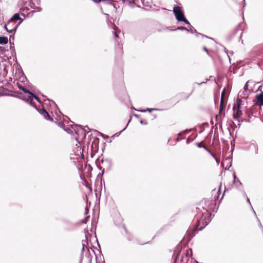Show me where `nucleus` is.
<instances>
[{
  "label": "nucleus",
  "instance_id": "nucleus-1",
  "mask_svg": "<svg viewBox=\"0 0 263 263\" xmlns=\"http://www.w3.org/2000/svg\"><path fill=\"white\" fill-rule=\"evenodd\" d=\"M211 214L207 210L202 212L200 217L197 220L195 228L188 229L186 233L187 243H188L199 231H202L211 221Z\"/></svg>",
  "mask_w": 263,
  "mask_h": 263
},
{
  "label": "nucleus",
  "instance_id": "nucleus-2",
  "mask_svg": "<svg viewBox=\"0 0 263 263\" xmlns=\"http://www.w3.org/2000/svg\"><path fill=\"white\" fill-rule=\"evenodd\" d=\"M173 11L175 18L178 22H183L185 24L187 25L191 28H193V26L185 17L183 11L181 10L180 7L174 5Z\"/></svg>",
  "mask_w": 263,
  "mask_h": 263
},
{
  "label": "nucleus",
  "instance_id": "nucleus-3",
  "mask_svg": "<svg viewBox=\"0 0 263 263\" xmlns=\"http://www.w3.org/2000/svg\"><path fill=\"white\" fill-rule=\"evenodd\" d=\"M227 101L228 100L227 99L223 100L222 99H220L218 114L215 117V119L217 122L216 124L219 125L220 127H222V119L225 117V113L223 112V111L225 110L227 104Z\"/></svg>",
  "mask_w": 263,
  "mask_h": 263
},
{
  "label": "nucleus",
  "instance_id": "nucleus-4",
  "mask_svg": "<svg viewBox=\"0 0 263 263\" xmlns=\"http://www.w3.org/2000/svg\"><path fill=\"white\" fill-rule=\"evenodd\" d=\"M242 25V23H240L228 35L227 40L229 41H231L234 38H237L238 41H240L243 33Z\"/></svg>",
  "mask_w": 263,
  "mask_h": 263
},
{
  "label": "nucleus",
  "instance_id": "nucleus-5",
  "mask_svg": "<svg viewBox=\"0 0 263 263\" xmlns=\"http://www.w3.org/2000/svg\"><path fill=\"white\" fill-rule=\"evenodd\" d=\"M70 127L74 130L78 137H79L80 136L83 135V138H85L86 136V132L82 125L73 124L70 126Z\"/></svg>",
  "mask_w": 263,
  "mask_h": 263
},
{
  "label": "nucleus",
  "instance_id": "nucleus-6",
  "mask_svg": "<svg viewBox=\"0 0 263 263\" xmlns=\"http://www.w3.org/2000/svg\"><path fill=\"white\" fill-rule=\"evenodd\" d=\"M254 51L257 60V64L260 65L263 61V45L255 49Z\"/></svg>",
  "mask_w": 263,
  "mask_h": 263
},
{
  "label": "nucleus",
  "instance_id": "nucleus-7",
  "mask_svg": "<svg viewBox=\"0 0 263 263\" xmlns=\"http://www.w3.org/2000/svg\"><path fill=\"white\" fill-rule=\"evenodd\" d=\"M182 246L180 242L175 248L173 255V263H177L180 253L182 250Z\"/></svg>",
  "mask_w": 263,
  "mask_h": 263
},
{
  "label": "nucleus",
  "instance_id": "nucleus-8",
  "mask_svg": "<svg viewBox=\"0 0 263 263\" xmlns=\"http://www.w3.org/2000/svg\"><path fill=\"white\" fill-rule=\"evenodd\" d=\"M233 111V118L238 120L242 115L241 108H236V105H234L232 108Z\"/></svg>",
  "mask_w": 263,
  "mask_h": 263
},
{
  "label": "nucleus",
  "instance_id": "nucleus-9",
  "mask_svg": "<svg viewBox=\"0 0 263 263\" xmlns=\"http://www.w3.org/2000/svg\"><path fill=\"white\" fill-rule=\"evenodd\" d=\"M21 99L23 100H24V101H25L26 102H27V103H28L31 106L34 107V108H36L37 105H36V103H35V102L33 101L34 98L33 97V96H28L27 98L23 97V98H21Z\"/></svg>",
  "mask_w": 263,
  "mask_h": 263
},
{
  "label": "nucleus",
  "instance_id": "nucleus-10",
  "mask_svg": "<svg viewBox=\"0 0 263 263\" xmlns=\"http://www.w3.org/2000/svg\"><path fill=\"white\" fill-rule=\"evenodd\" d=\"M17 65L19 67V68L18 69L19 72L21 73V75L20 77V81L22 82V83H25L26 82L27 83H30L28 81L27 77H26V76L25 75V74L24 73L23 71V70L20 66V65L19 64L17 63Z\"/></svg>",
  "mask_w": 263,
  "mask_h": 263
},
{
  "label": "nucleus",
  "instance_id": "nucleus-11",
  "mask_svg": "<svg viewBox=\"0 0 263 263\" xmlns=\"http://www.w3.org/2000/svg\"><path fill=\"white\" fill-rule=\"evenodd\" d=\"M88 235L91 236V234H90L89 233V232L87 230L85 231V236L86 239L82 240V247L84 248H86L87 250V252H89V248L87 247L88 244Z\"/></svg>",
  "mask_w": 263,
  "mask_h": 263
},
{
  "label": "nucleus",
  "instance_id": "nucleus-12",
  "mask_svg": "<svg viewBox=\"0 0 263 263\" xmlns=\"http://www.w3.org/2000/svg\"><path fill=\"white\" fill-rule=\"evenodd\" d=\"M256 100H254V105H257V103L259 102L261 104V106H263V92L261 91V92L256 96Z\"/></svg>",
  "mask_w": 263,
  "mask_h": 263
},
{
  "label": "nucleus",
  "instance_id": "nucleus-13",
  "mask_svg": "<svg viewBox=\"0 0 263 263\" xmlns=\"http://www.w3.org/2000/svg\"><path fill=\"white\" fill-rule=\"evenodd\" d=\"M195 144L198 147L202 148L205 149V151H206L208 153H209L213 158H215V155L205 146L202 145L201 142H196Z\"/></svg>",
  "mask_w": 263,
  "mask_h": 263
},
{
  "label": "nucleus",
  "instance_id": "nucleus-14",
  "mask_svg": "<svg viewBox=\"0 0 263 263\" xmlns=\"http://www.w3.org/2000/svg\"><path fill=\"white\" fill-rule=\"evenodd\" d=\"M233 183L236 186V184H237L240 187H242V183L240 181V180L237 177L236 175L235 172L233 174Z\"/></svg>",
  "mask_w": 263,
  "mask_h": 263
},
{
  "label": "nucleus",
  "instance_id": "nucleus-15",
  "mask_svg": "<svg viewBox=\"0 0 263 263\" xmlns=\"http://www.w3.org/2000/svg\"><path fill=\"white\" fill-rule=\"evenodd\" d=\"M98 2H100V3L102 2L104 6L108 5L113 7V8L116 9V10L117 9L116 6L112 4L111 0H99Z\"/></svg>",
  "mask_w": 263,
  "mask_h": 263
},
{
  "label": "nucleus",
  "instance_id": "nucleus-16",
  "mask_svg": "<svg viewBox=\"0 0 263 263\" xmlns=\"http://www.w3.org/2000/svg\"><path fill=\"white\" fill-rule=\"evenodd\" d=\"M20 19V14L16 13L14 14L8 20V24L11 25L14 21H17Z\"/></svg>",
  "mask_w": 263,
  "mask_h": 263
},
{
  "label": "nucleus",
  "instance_id": "nucleus-17",
  "mask_svg": "<svg viewBox=\"0 0 263 263\" xmlns=\"http://www.w3.org/2000/svg\"><path fill=\"white\" fill-rule=\"evenodd\" d=\"M43 116L46 120L50 121H53V118L50 117L49 114L45 109L44 107H43Z\"/></svg>",
  "mask_w": 263,
  "mask_h": 263
},
{
  "label": "nucleus",
  "instance_id": "nucleus-18",
  "mask_svg": "<svg viewBox=\"0 0 263 263\" xmlns=\"http://www.w3.org/2000/svg\"><path fill=\"white\" fill-rule=\"evenodd\" d=\"M245 113L247 115V118H242V121H245L248 122H250V119L252 118V114L251 111L249 110V109H246V110L245 111Z\"/></svg>",
  "mask_w": 263,
  "mask_h": 263
},
{
  "label": "nucleus",
  "instance_id": "nucleus-19",
  "mask_svg": "<svg viewBox=\"0 0 263 263\" xmlns=\"http://www.w3.org/2000/svg\"><path fill=\"white\" fill-rule=\"evenodd\" d=\"M17 87L21 90H22L24 93H27V94H28V95H31L32 94V92L31 90L27 89L26 88H25L24 86H22V85L17 83Z\"/></svg>",
  "mask_w": 263,
  "mask_h": 263
},
{
  "label": "nucleus",
  "instance_id": "nucleus-20",
  "mask_svg": "<svg viewBox=\"0 0 263 263\" xmlns=\"http://www.w3.org/2000/svg\"><path fill=\"white\" fill-rule=\"evenodd\" d=\"M101 162L103 164L104 163H107L108 165L106 168L107 171H109L111 167V161L108 159H105V160H104L103 159H102L101 160Z\"/></svg>",
  "mask_w": 263,
  "mask_h": 263
},
{
  "label": "nucleus",
  "instance_id": "nucleus-21",
  "mask_svg": "<svg viewBox=\"0 0 263 263\" xmlns=\"http://www.w3.org/2000/svg\"><path fill=\"white\" fill-rule=\"evenodd\" d=\"M11 27L10 25L8 24V22L6 24H5L4 26V29L6 30V31L10 33H16V31H13V27L12 29H9L8 27Z\"/></svg>",
  "mask_w": 263,
  "mask_h": 263
},
{
  "label": "nucleus",
  "instance_id": "nucleus-22",
  "mask_svg": "<svg viewBox=\"0 0 263 263\" xmlns=\"http://www.w3.org/2000/svg\"><path fill=\"white\" fill-rule=\"evenodd\" d=\"M234 105H236V108H241V105H242V101L240 97H237L235 103Z\"/></svg>",
  "mask_w": 263,
  "mask_h": 263
},
{
  "label": "nucleus",
  "instance_id": "nucleus-23",
  "mask_svg": "<svg viewBox=\"0 0 263 263\" xmlns=\"http://www.w3.org/2000/svg\"><path fill=\"white\" fill-rule=\"evenodd\" d=\"M8 42V39L7 36H0V44L5 45L7 44Z\"/></svg>",
  "mask_w": 263,
  "mask_h": 263
},
{
  "label": "nucleus",
  "instance_id": "nucleus-24",
  "mask_svg": "<svg viewBox=\"0 0 263 263\" xmlns=\"http://www.w3.org/2000/svg\"><path fill=\"white\" fill-rule=\"evenodd\" d=\"M175 30H181V31H186L189 32H190L191 33H192V34L193 33V32L191 29H189L188 28H186L184 26L177 27V28H175Z\"/></svg>",
  "mask_w": 263,
  "mask_h": 263
},
{
  "label": "nucleus",
  "instance_id": "nucleus-25",
  "mask_svg": "<svg viewBox=\"0 0 263 263\" xmlns=\"http://www.w3.org/2000/svg\"><path fill=\"white\" fill-rule=\"evenodd\" d=\"M221 187H222V182H220V183L219 185L217 193V195L214 197V203H215L216 200H218L219 198V195L221 194Z\"/></svg>",
  "mask_w": 263,
  "mask_h": 263
},
{
  "label": "nucleus",
  "instance_id": "nucleus-26",
  "mask_svg": "<svg viewBox=\"0 0 263 263\" xmlns=\"http://www.w3.org/2000/svg\"><path fill=\"white\" fill-rule=\"evenodd\" d=\"M193 130V129L192 128H191V129H186L185 130H183L180 132H179L178 134V136L179 137L180 135H186V134H189L190 133H191L192 131Z\"/></svg>",
  "mask_w": 263,
  "mask_h": 263
},
{
  "label": "nucleus",
  "instance_id": "nucleus-27",
  "mask_svg": "<svg viewBox=\"0 0 263 263\" xmlns=\"http://www.w3.org/2000/svg\"><path fill=\"white\" fill-rule=\"evenodd\" d=\"M104 172H105V168H103L101 170V172L99 173V174L98 175V178L99 177H101V184H102V181H103V183H104V185H105V181L103 179V174H104Z\"/></svg>",
  "mask_w": 263,
  "mask_h": 263
},
{
  "label": "nucleus",
  "instance_id": "nucleus-28",
  "mask_svg": "<svg viewBox=\"0 0 263 263\" xmlns=\"http://www.w3.org/2000/svg\"><path fill=\"white\" fill-rule=\"evenodd\" d=\"M228 96L226 94V88H224L222 90L220 99L227 100H228Z\"/></svg>",
  "mask_w": 263,
  "mask_h": 263
},
{
  "label": "nucleus",
  "instance_id": "nucleus-29",
  "mask_svg": "<svg viewBox=\"0 0 263 263\" xmlns=\"http://www.w3.org/2000/svg\"><path fill=\"white\" fill-rule=\"evenodd\" d=\"M236 188L239 190V191H240V192H241V193H242V195H243V197H244L245 198H247V197H248V196H247V194H246V193L245 191L243 190V187H240V186H239L237 184H236Z\"/></svg>",
  "mask_w": 263,
  "mask_h": 263
},
{
  "label": "nucleus",
  "instance_id": "nucleus-30",
  "mask_svg": "<svg viewBox=\"0 0 263 263\" xmlns=\"http://www.w3.org/2000/svg\"><path fill=\"white\" fill-rule=\"evenodd\" d=\"M17 21H19V22L15 24L14 25V26L13 27V31H16L18 26L23 23V22L24 21V19H23L22 18H21L20 17V20H17Z\"/></svg>",
  "mask_w": 263,
  "mask_h": 263
},
{
  "label": "nucleus",
  "instance_id": "nucleus-31",
  "mask_svg": "<svg viewBox=\"0 0 263 263\" xmlns=\"http://www.w3.org/2000/svg\"><path fill=\"white\" fill-rule=\"evenodd\" d=\"M31 96H33V97L34 98V99L40 104H43V102L42 101H41V100L40 99V98L37 96H36L34 93H33V92H32V94L30 95Z\"/></svg>",
  "mask_w": 263,
  "mask_h": 263
},
{
  "label": "nucleus",
  "instance_id": "nucleus-32",
  "mask_svg": "<svg viewBox=\"0 0 263 263\" xmlns=\"http://www.w3.org/2000/svg\"><path fill=\"white\" fill-rule=\"evenodd\" d=\"M89 218V216L85 217L84 219L81 220L79 222H77V226L79 225L81 223H86Z\"/></svg>",
  "mask_w": 263,
  "mask_h": 263
},
{
  "label": "nucleus",
  "instance_id": "nucleus-33",
  "mask_svg": "<svg viewBox=\"0 0 263 263\" xmlns=\"http://www.w3.org/2000/svg\"><path fill=\"white\" fill-rule=\"evenodd\" d=\"M232 187H233L232 185H230L228 187H226V186L224 187V191H223V194H222V198H221L220 200H221L222 199V198H223V197H224V196L225 195L226 192L227 191H229V190H231Z\"/></svg>",
  "mask_w": 263,
  "mask_h": 263
},
{
  "label": "nucleus",
  "instance_id": "nucleus-34",
  "mask_svg": "<svg viewBox=\"0 0 263 263\" xmlns=\"http://www.w3.org/2000/svg\"><path fill=\"white\" fill-rule=\"evenodd\" d=\"M226 161H228L229 163V165H228L227 169H229L230 167H231L232 165V158L231 157H228L226 159Z\"/></svg>",
  "mask_w": 263,
  "mask_h": 263
},
{
  "label": "nucleus",
  "instance_id": "nucleus-35",
  "mask_svg": "<svg viewBox=\"0 0 263 263\" xmlns=\"http://www.w3.org/2000/svg\"><path fill=\"white\" fill-rule=\"evenodd\" d=\"M131 120H132V117H130V119H129L128 123H127V125H126V126L125 127V128H123V129H122L120 132L117 133L115 134H114L115 136H119L122 133V132H123L124 130H125V129L127 128L129 123L130 122Z\"/></svg>",
  "mask_w": 263,
  "mask_h": 263
},
{
  "label": "nucleus",
  "instance_id": "nucleus-36",
  "mask_svg": "<svg viewBox=\"0 0 263 263\" xmlns=\"http://www.w3.org/2000/svg\"><path fill=\"white\" fill-rule=\"evenodd\" d=\"M62 221L64 223H66V224H70L73 227L74 226H77V224L76 223H72L70 221L67 220V219H62Z\"/></svg>",
  "mask_w": 263,
  "mask_h": 263
},
{
  "label": "nucleus",
  "instance_id": "nucleus-37",
  "mask_svg": "<svg viewBox=\"0 0 263 263\" xmlns=\"http://www.w3.org/2000/svg\"><path fill=\"white\" fill-rule=\"evenodd\" d=\"M246 91H244V90L243 91H240L238 94V97H240V98H247L248 97V96H247V97L245 96V92Z\"/></svg>",
  "mask_w": 263,
  "mask_h": 263
},
{
  "label": "nucleus",
  "instance_id": "nucleus-38",
  "mask_svg": "<svg viewBox=\"0 0 263 263\" xmlns=\"http://www.w3.org/2000/svg\"><path fill=\"white\" fill-rule=\"evenodd\" d=\"M123 3H124L126 1L128 2V5L134 7L135 3H134V0H121Z\"/></svg>",
  "mask_w": 263,
  "mask_h": 263
},
{
  "label": "nucleus",
  "instance_id": "nucleus-39",
  "mask_svg": "<svg viewBox=\"0 0 263 263\" xmlns=\"http://www.w3.org/2000/svg\"><path fill=\"white\" fill-rule=\"evenodd\" d=\"M55 123L63 130L65 128V125L63 122L56 121Z\"/></svg>",
  "mask_w": 263,
  "mask_h": 263
},
{
  "label": "nucleus",
  "instance_id": "nucleus-40",
  "mask_svg": "<svg viewBox=\"0 0 263 263\" xmlns=\"http://www.w3.org/2000/svg\"><path fill=\"white\" fill-rule=\"evenodd\" d=\"M161 109L156 108H147L145 109V112L148 111L151 112L153 110H161Z\"/></svg>",
  "mask_w": 263,
  "mask_h": 263
},
{
  "label": "nucleus",
  "instance_id": "nucleus-41",
  "mask_svg": "<svg viewBox=\"0 0 263 263\" xmlns=\"http://www.w3.org/2000/svg\"><path fill=\"white\" fill-rule=\"evenodd\" d=\"M11 34L9 35V43H11V42H14V35L15 33H10Z\"/></svg>",
  "mask_w": 263,
  "mask_h": 263
},
{
  "label": "nucleus",
  "instance_id": "nucleus-42",
  "mask_svg": "<svg viewBox=\"0 0 263 263\" xmlns=\"http://www.w3.org/2000/svg\"><path fill=\"white\" fill-rule=\"evenodd\" d=\"M42 97H44V98H46V100H48V101H51V102L53 103V104L56 106V107L58 109V110L59 111L60 113V114H62V112H61V111L60 110L59 108L58 107L57 105L56 104V103H55L53 101H51V100H49V99H47V97H46V96H45V95H43V94H42Z\"/></svg>",
  "mask_w": 263,
  "mask_h": 263
},
{
  "label": "nucleus",
  "instance_id": "nucleus-43",
  "mask_svg": "<svg viewBox=\"0 0 263 263\" xmlns=\"http://www.w3.org/2000/svg\"><path fill=\"white\" fill-rule=\"evenodd\" d=\"M64 130L67 133H68L69 134H73V132H72V129L70 127H67V128L65 127L64 129Z\"/></svg>",
  "mask_w": 263,
  "mask_h": 263
},
{
  "label": "nucleus",
  "instance_id": "nucleus-44",
  "mask_svg": "<svg viewBox=\"0 0 263 263\" xmlns=\"http://www.w3.org/2000/svg\"><path fill=\"white\" fill-rule=\"evenodd\" d=\"M99 134L105 140L109 138V136L107 135H106L102 133L99 132Z\"/></svg>",
  "mask_w": 263,
  "mask_h": 263
},
{
  "label": "nucleus",
  "instance_id": "nucleus-45",
  "mask_svg": "<svg viewBox=\"0 0 263 263\" xmlns=\"http://www.w3.org/2000/svg\"><path fill=\"white\" fill-rule=\"evenodd\" d=\"M139 122H140V123L142 125H147V121L144 119H140Z\"/></svg>",
  "mask_w": 263,
  "mask_h": 263
},
{
  "label": "nucleus",
  "instance_id": "nucleus-46",
  "mask_svg": "<svg viewBox=\"0 0 263 263\" xmlns=\"http://www.w3.org/2000/svg\"><path fill=\"white\" fill-rule=\"evenodd\" d=\"M249 81H248L245 84L243 87V90L244 91H247L248 90V87H249V84H248Z\"/></svg>",
  "mask_w": 263,
  "mask_h": 263
},
{
  "label": "nucleus",
  "instance_id": "nucleus-47",
  "mask_svg": "<svg viewBox=\"0 0 263 263\" xmlns=\"http://www.w3.org/2000/svg\"><path fill=\"white\" fill-rule=\"evenodd\" d=\"M35 109L37 111V112L40 114L43 115V108L41 109L39 107H38L37 106H36V108H35Z\"/></svg>",
  "mask_w": 263,
  "mask_h": 263
},
{
  "label": "nucleus",
  "instance_id": "nucleus-48",
  "mask_svg": "<svg viewBox=\"0 0 263 263\" xmlns=\"http://www.w3.org/2000/svg\"><path fill=\"white\" fill-rule=\"evenodd\" d=\"M9 44L10 45V49H12V50H15L14 42H11V43H9Z\"/></svg>",
  "mask_w": 263,
  "mask_h": 263
},
{
  "label": "nucleus",
  "instance_id": "nucleus-49",
  "mask_svg": "<svg viewBox=\"0 0 263 263\" xmlns=\"http://www.w3.org/2000/svg\"><path fill=\"white\" fill-rule=\"evenodd\" d=\"M252 145L254 146L255 149V154H258V147H257V145L256 144V143H253L252 144Z\"/></svg>",
  "mask_w": 263,
  "mask_h": 263
},
{
  "label": "nucleus",
  "instance_id": "nucleus-50",
  "mask_svg": "<svg viewBox=\"0 0 263 263\" xmlns=\"http://www.w3.org/2000/svg\"><path fill=\"white\" fill-rule=\"evenodd\" d=\"M192 28L194 29V31L195 33H196V36H198L199 35L202 36V33L197 32V30L195 28H194V27Z\"/></svg>",
  "mask_w": 263,
  "mask_h": 263
},
{
  "label": "nucleus",
  "instance_id": "nucleus-51",
  "mask_svg": "<svg viewBox=\"0 0 263 263\" xmlns=\"http://www.w3.org/2000/svg\"><path fill=\"white\" fill-rule=\"evenodd\" d=\"M3 67H4V71L5 72L6 74H7L8 73V70H7V67H8V66L6 65V64H4L3 65Z\"/></svg>",
  "mask_w": 263,
  "mask_h": 263
},
{
  "label": "nucleus",
  "instance_id": "nucleus-52",
  "mask_svg": "<svg viewBox=\"0 0 263 263\" xmlns=\"http://www.w3.org/2000/svg\"><path fill=\"white\" fill-rule=\"evenodd\" d=\"M165 227H166V226H164L163 227H162L160 229V230H159V231L157 232L156 235H159V234H160V233H161V231H163V230L165 229Z\"/></svg>",
  "mask_w": 263,
  "mask_h": 263
},
{
  "label": "nucleus",
  "instance_id": "nucleus-53",
  "mask_svg": "<svg viewBox=\"0 0 263 263\" xmlns=\"http://www.w3.org/2000/svg\"><path fill=\"white\" fill-rule=\"evenodd\" d=\"M235 141V139H233L232 141H231V145H232V149L230 151L231 153L232 154L234 150V145H233V142Z\"/></svg>",
  "mask_w": 263,
  "mask_h": 263
},
{
  "label": "nucleus",
  "instance_id": "nucleus-54",
  "mask_svg": "<svg viewBox=\"0 0 263 263\" xmlns=\"http://www.w3.org/2000/svg\"><path fill=\"white\" fill-rule=\"evenodd\" d=\"M36 11L35 10H33L31 12H30L29 13H28L27 15V17H29L30 16H32L33 15L34 13H36Z\"/></svg>",
  "mask_w": 263,
  "mask_h": 263
},
{
  "label": "nucleus",
  "instance_id": "nucleus-55",
  "mask_svg": "<svg viewBox=\"0 0 263 263\" xmlns=\"http://www.w3.org/2000/svg\"><path fill=\"white\" fill-rule=\"evenodd\" d=\"M193 141V139L187 138L186 140V144H189L191 141Z\"/></svg>",
  "mask_w": 263,
  "mask_h": 263
},
{
  "label": "nucleus",
  "instance_id": "nucleus-56",
  "mask_svg": "<svg viewBox=\"0 0 263 263\" xmlns=\"http://www.w3.org/2000/svg\"><path fill=\"white\" fill-rule=\"evenodd\" d=\"M224 52L227 53V55H228V58H229V60H230V61L231 62V59H230V56H229V54H228L229 51H228V50L227 49V48H225V47L224 48Z\"/></svg>",
  "mask_w": 263,
  "mask_h": 263
},
{
  "label": "nucleus",
  "instance_id": "nucleus-57",
  "mask_svg": "<svg viewBox=\"0 0 263 263\" xmlns=\"http://www.w3.org/2000/svg\"><path fill=\"white\" fill-rule=\"evenodd\" d=\"M203 50L204 51H205L208 55H210V54H209V50H208V49L207 48V47H206L204 46V47H203Z\"/></svg>",
  "mask_w": 263,
  "mask_h": 263
},
{
  "label": "nucleus",
  "instance_id": "nucleus-58",
  "mask_svg": "<svg viewBox=\"0 0 263 263\" xmlns=\"http://www.w3.org/2000/svg\"><path fill=\"white\" fill-rule=\"evenodd\" d=\"M114 35L115 36V37H117L118 38L119 37V34H118V32L114 29Z\"/></svg>",
  "mask_w": 263,
  "mask_h": 263
},
{
  "label": "nucleus",
  "instance_id": "nucleus-59",
  "mask_svg": "<svg viewBox=\"0 0 263 263\" xmlns=\"http://www.w3.org/2000/svg\"><path fill=\"white\" fill-rule=\"evenodd\" d=\"M95 237H96V242H97V246H98V247H99L100 249H101V246H100V245L99 244V242H98V239H97V236H96V233H95Z\"/></svg>",
  "mask_w": 263,
  "mask_h": 263
},
{
  "label": "nucleus",
  "instance_id": "nucleus-60",
  "mask_svg": "<svg viewBox=\"0 0 263 263\" xmlns=\"http://www.w3.org/2000/svg\"><path fill=\"white\" fill-rule=\"evenodd\" d=\"M34 9H36V11L37 12H41L42 10V8L41 7H35Z\"/></svg>",
  "mask_w": 263,
  "mask_h": 263
},
{
  "label": "nucleus",
  "instance_id": "nucleus-61",
  "mask_svg": "<svg viewBox=\"0 0 263 263\" xmlns=\"http://www.w3.org/2000/svg\"><path fill=\"white\" fill-rule=\"evenodd\" d=\"M84 127H87L89 130V132H91V130H93L94 132H97L99 133V132H98L97 130L96 129H90L88 126L87 125L84 126Z\"/></svg>",
  "mask_w": 263,
  "mask_h": 263
},
{
  "label": "nucleus",
  "instance_id": "nucleus-62",
  "mask_svg": "<svg viewBox=\"0 0 263 263\" xmlns=\"http://www.w3.org/2000/svg\"><path fill=\"white\" fill-rule=\"evenodd\" d=\"M100 9H101V13H102L103 14H104V15H106V16H109V14H107V13H104V12H103V10H102V6H101L100 7Z\"/></svg>",
  "mask_w": 263,
  "mask_h": 263
},
{
  "label": "nucleus",
  "instance_id": "nucleus-63",
  "mask_svg": "<svg viewBox=\"0 0 263 263\" xmlns=\"http://www.w3.org/2000/svg\"><path fill=\"white\" fill-rule=\"evenodd\" d=\"M136 111L141 112H145V109H135Z\"/></svg>",
  "mask_w": 263,
  "mask_h": 263
},
{
  "label": "nucleus",
  "instance_id": "nucleus-64",
  "mask_svg": "<svg viewBox=\"0 0 263 263\" xmlns=\"http://www.w3.org/2000/svg\"><path fill=\"white\" fill-rule=\"evenodd\" d=\"M65 230L67 231H71V230H73V229H72V228H70L69 227H66L65 228Z\"/></svg>",
  "mask_w": 263,
  "mask_h": 263
}]
</instances>
